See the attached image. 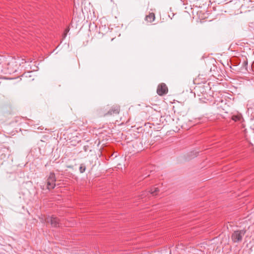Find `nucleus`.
<instances>
[{"mask_svg": "<svg viewBox=\"0 0 254 254\" xmlns=\"http://www.w3.org/2000/svg\"><path fill=\"white\" fill-rule=\"evenodd\" d=\"M168 87L165 83H162L158 85L157 93L159 95L163 96L166 94L168 93Z\"/></svg>", "mask_w": 254, "mask_h": 254, "instance_id": "3", "label": "nucleus"}, {"mask_svg": "<svg viewBox=\"0 0 254 254\" xmlns=\"http://www.w3.org/2000/svg\"><path fill=\"white\" fill-rule=\"evenodd\" d=\"M159 191V189L158 187H153L150 189L149 192L150 194H152L153 196H155L157 195Z\"/></svg>", "mask_w": 254, "mask_h": 254, "instance_id": "7", "label": "nucleus"}, {"mask_svg": "<svg viewBox=\"0 0 254 254\" xmlns=\"http://www.w3.org/2000/svg\"><path fill=\"white\" fill-rule=\"evenodd\" d=\"M147 193V192H144L140 195V198H143L144 197L146 196V194Z\"/></svg>", "mask_w": 254, "mask_h": 254, "instance_id": "10", "label": "nucleus"}, {"mask_svg": "<svg viewBox=\"0 0 254 254\" xmlns=\"http://www.w3.org/2000/svg\"><path fill=\"white\" fill-rule=\"evenodd\" d=\"M246 232L245 230L235 231L231 235L232 241L235 243L241 242Z\"/></svg>", "mask_w": 254, "mask_h": 254, "instance_id": "1", "label": "nucleus"}, {"mask_svg": "<svg viewBox=\"0 0 254 254\" xmlns=\"http://www.w3.org/2000/svg\"><path fill=\"white\" fill-rule=\"evenodd\" d=\"M155 18V14L153 13H150L145 17V20L148 22H151L154 20Z\"/></svg>", "mask_w": 254, "mask_h": 254, "instance_id": "6", "label": "nucleus"}, {"mask_svg": "<svg viewBox=\"0 0 254 254\" xmlns=\"http://www.w3.org/2000/svg\"><path fill=\"white\" fill-rule=\"evenodd\" d=\"M120 112V107L118 106H114L108 111L105 115H117Z\"/></svg>", "mask_w": 254, "mask_h": 254, "instance_id": "5", "label": "nucleus"}, {"mask_svg": "<svg viewBox=\"0 0 254 254\" xmlns=\"http://www.w3.org/2000/svg\"><path fill=\"white\" fill-rule=\"evenodd\" d=\"M86 170V166L84 164H81L79 167V171L81 173H83Z\"/></svg>", "mask_w": 254, "mask_h": 254, "instance_id": "9", "label": "nucleus"}, {"mask_svg": "<svg viewBox=\"0 0 254 254\" xmlns=\"http://www.w3.org/2000/svg\"><path fill=\"white\" fill-rule=\"evenodd\" d=\"M84 150L86 151V149H87V148H86L85 146L84 147Z\"/></svg>", "mask_w": 254, "mask_h": 254, "instance_id": "12", "label": "nucleus"}, {"mask_svg": "<svg viewBox=\"0 0 254 254\" xmlns=\"http://www.w3.org/2000/svg\"><path fill=\"white\" fill-rule=\"evenodd\" d=\"M22 118L20 117H16L15 118V122H18L19 120H21Z\"/></svg>", "mask_w": 254, "mask_h": 254, "instance_id": "11", "label": "nucleus"}, {"mask_svg": "<svg viewBox=\"0 0 254 254\" xmlns=\"http://www.w3.org/2000/svg\"><path fill=\"white\" fill-rule=\"evenodd\" d=\"M45 222L46 223H51V225L53 227H57L60 226L59 219L56 217L52 216L51 217H48L45 219Z\"/></svg>", "mask_w": 254, "mask_h": 254, "instance_id": "4", "label": "nucleus"}, {"mask_svg": "<svg viewBox=\"0 0 254 254\" xmlns=\"http://www.w3.org/2000/svg\"><path fill=\"white\" fill-rule=\"evenodd\" d=\"M242 119V116L241 115H234L232 117V119L235 122L241 121Z\"/></svg>", "mask_w": 254, "mask_h": 254, "instance_id": "8", "label": "nucleus"}, {"mask_svg": "<svg viewBox=\"0 0 254 254\" xmlns=\"http://www.w3.org/2000/svg\"><path fill=\"white\" fill-rule=\"evenodd\" d=\"M56 179L55 173L53 172L50 173L47 180V188L49 190L53 189L56 186Z\"/></svg>", "mask_w": 254, "mask_h": 254, "instance_id": "2", "label": "nucleus"}]
</instances>
